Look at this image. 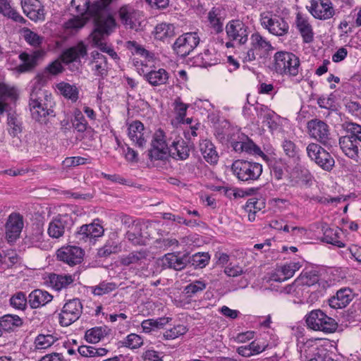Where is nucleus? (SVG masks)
Segmentation results:
<instances>
[{"mask_svg": "<svg viewBox=\"0 0 361 361\" xmlns=\"http://www.w3.org/2000/svg\"><path fill=\"white\" fill-rule=\"evenodd\" d=\"M215 135L222 144L230 145L236 152H246L260 157L265 156L261 149L238 129L228 128L224 132L216 131Z\"/></svg>", "mask_w": 361, "mask_h": 361, "instance_id": "nucleus-1", "label": "nucleus"}, {"mask_svg": "<svg viewBox=\"0 0 361 361\" xmlns=\"http://www.w3.org/2000/svg\"><path fill=\"white\" fill-rule=\"evenodd\" d=\"M29 106L32 118L39 123L45 124L51 118L56 116L54 110L55 102L51 94H48L47 91H32Z\"/></svg>", "mask_w": 361, "mask_h": 361, "instance_id": "nucleus-2", "label": "nucleus"}, {"mask_svg": "<svg viewBox=\"0 0 361 361\" xmlns=\"http://www.w3.org/2000/svg\"><path fill=\"white\" fill-rule=\"evenodd\" d=\"M250 47L240 51L239 58L243 63H250L257 59H262L274 49L270 41L259 32L251 35Z\"/></svg>", "mask_w": 361, "mask_h": 361, "instance_id": "nucleus-3", "label": "nucleus"}, {"mask_svg": "<svg viewBox=\"0 0 361 361\" xmlns=\"http://www.w3.org/2000/svg\"><path fill=\"white\" fill-rule=\"evenodd\" d=\"M273 68L278 74L295 77L300 71V59L292 52L277 51L274 55Z\"/></svg>", "mask_w": 361, "mask_h": 361, "instance_id": "nucleus-4", "label": "nucleus"}, {"mask_svg": "<svg viewBox=\"0 0 361 361\" xmlns=\"http://www.w3.org/2000/svg\"><path fill=\"white\" fill-rule=\"evenodd\" d=\"M231 170L239 180L250 183L259 178L263 167L258 162L238 159L233 162Z\"/></svg>", "mask_w": 361, "mask_h": 361, "instance_id": "nucleus-5", "label": "nucleus"}, {"mask_svg": "<svg viewBox=\"0 0 361 361\" xmlns=\"http://www.w3.org/2000/svg\"><path fill=\"white\" fill-rule=\"evenodd\" d=\"M100 22L99 25H95L92 41L102 51L107 53L112 59H117L118 56L116 52L104 41V35H109L112 31L116 26V20L109 17Z\"/></svg>", "mask_w": 361, "mask_h": 361, "instance_id": "nucleus-6", "label": "nucleus"}, {"mask_svg": "<svg viewBox=\"0 0 361 361\" xmlns=\"http://www.w3.org/2000/svg\"><path fill=\"white\" fill-rule=\"evenodd\" d=\"M307 326L314 331L333 333L338 327L334 319L327 316L321 310H314L305 317Z\"/></svg>", "mask_w": 361, "mask_h": 361, "instance_id": "nucleus-7", "label": "nucleus"}, {"mask_svg": "<svg viewBox=\"0 0 361 361\" xmlns=\"http://www.w3.org/2000/svg\"><path fill=\"white\" fill-rule=\"evenodd\" d=\"M259 20L261 25L271 35L283 37L288 32L289 25L286 20L271 12L262 13Z\"/></svg>", "mask_w": 361, "mask_h": 361, "instance_id": "nucleus-8", "label": "nucleus"}, {"mask_svg": "<svg viewBox=\"0 0 361 361\" xmlns=\"http://www.w3.org/2000/svg\"><path fill=\"white\" fill-rule=\"evenodd\" d=\"M151 148L148 150V156L151 160L164 161L169 157L170 154L169 147L166 142L165 133L161 129L156 130L153 135L151 143Z\"/></svg>", "mask_w": 361, "mask_h": 361, "instance_id": "nucleus-9", "label": "nucleus"}, {"mask_svg": "<svg viewBox=\"0 0 361 361\" xmlns=\"http://www.w3.org/2000/svg\"><path fill=\"white\" fill-rule=\"evenodd\" d=\"M82 305L80 299L68 300L63 306L59 314V324L68 326L77 321L82 313Z\"/></svg>", "mask_w": 361, "mask_h": 361, "instance_id": "nucleus-10", "label": "nucleus"}, {"mask_svg": "<svg viewBox=\"0 0 361 361\" xmlns=\"http://www.w3.org/2000/svg\"><path fill=\"white\" fill-rule=\"evenodd\" d=\"M307 153L310 159L314 161L322 169L330 171L333 169L335 164L334 158L318 144H309L307 147Z\"/></svg>", "mask_w": 361, "mask_h": 361, "instance_id": "nucleus-11", "label": "nucleus"}, {"mask_svg": "<svg viewBox=\"0 0 361 361\" xmlns=\"http://www.w3.org/2000/svg\"><path fill=\"white\" fill-rule=\"evenodd\" d=\"M200 41L197 32H187L176 39L173 44V49L177 55L185 57L197 47Z\"/></svg>", "mask_w": 361, "mask_h": 361, "instance_id": "nucleus-12", "label": "nucleus"}, {"mask_svg": "<svg viewBox=\"0 0 361 361\" xmlns=\"http://www.w3.org/2000/svg\"><path fill=\"white\" fill-rule=\"evenodd\" d=\"M310 136L324 145H331V133L329 126L324 121L314 118L309 121L307 124Z\"/></svg>", "mask_w": 361, "mask_h": 361, "instance_id": "nucleus-13", "label": "nucleus"}, {"mask_svg": "<svg viewBox=\"0 0 361 361\" xmlns=\"http://www.w3.org/2000/svg\"><path fill=\"white\" fill-rule=\"evenodd\" d=\"M347 132L349 135L339 138L340 147L345 156L357 162L360 158L358 142L353 135L351 126H348V123H347Z\"/></svg>", "mask_w": 361, "mask_h": 361, "instance_id": "nucleus-14", "label": "nucleus"}, {"mask_svg": "<svg viewBox=\"0 0 361 361\" xmlns=\"http://www.w3.org/2000/svg\"><path fill=\"white\" fill-rule=\"evenodd\" d=\"M297 283H299L300 287H314L317 291H322L329 286L327 281L321 279L316 270L302 271L297 278Z\"/></svg>", "mask_w": 361, "mask_h": 361, "instance_id": "nucleus-15", "label": "nucleus"}, {"mask_svg": "<svg viewBox=\"0 0 361 361\" xmlns=\"http://www.w3.org/2000/svg\"><path fill=\"white\" fill-rule=\"evenodd\" d=\"M309 11L319 20L329 19L335 14L331 0H311Z\"/></svg>", "mask_w": 361, "mask_h": 361, "instance_id": "nucleus-16", "label": "nucleus"}, {"mask_svg": "<svg viewBox=\"0 0 361 361\" xmlns=\"http://www.w3.org/2000/svg\"><path fill=\"white\" fill-rule=\"evenodd\" d=\"M247 26L239 20L229 21L226 26V35L231 40L245 44L248 39Z\"/></svg>", "mask_w": 361, "mask_h": 361, "instance_id": "nucleus-17", "label": "nucleus"}, {"mask_svg": "<svg viewBox=\"0 0 361 361\" xmlns=\"http://www.w3.org/2000/svg\"><path fill=\"white\" fill-rule=\"evenodd\" d=\"M23 225V218L20 214L12 213L8 216L5 226L8 242L13 243L19 238Z\"/></svg>", "mask_w": 361, "mask_h": 361, "instance_id": "nucleus-18", "label": "nucleus"}, {"mask_svg": "<svg viewBox=\"0 0 361 361\" xmlns=\"http://www.w3.org/2000/svg\"><path fill=\"white\" fill-rule=\"evenodd\" d=\"M103 227L95 223L85 224L75 232V238L78 243H86L88 240L101 237L104 234Z\"/></svg>", "mask_w": 361, "mask_h": 361, "instance_id": "nucleus-19", "label": "nucleus"}, {"mask_svg": "<svg viewBox=\"0 0 361 361\" xmlns=\"http://www.w3.org/2000/svg\"><path fill=\"white\" fill-rule=\"evenodd\" d=\"M84 256V251L78 246L61 247L57 251V258L70 266L80 263Z\"/></svg>", "mask_w": 361, "mask_h": 361, "instance_id": "nucleus-20", "label": "nucleus"}, {"mask_svg": "<svg viewBox=\"0 0 361 361\" xmlns=\"http://www.w3.org/2000/svg\"><path fill=\"white\" fill-rule=\"evenodd\" d=\"M301 357L305 361H336L333 359L324 348H319L317 345L305 344L301 350Z\"/></svg>", "mask_w": 361, "mask_h": 361, "instance_id": "nucleus-21", "label": "nucleus"}, {"mask_svg": "<svg viewBox=\"0 0 361 361\" xmlns=\"http://www.w3.org/2000/svg\"><path fill=\"white\" fill-rule=\"evenodd\" d=\"M92 60L90 62L91 71L95 76L102 79L108 75L109 67L106 57L98 51H92Z\"/></svg>", "mask_w": 361, "mask_h": 361, "instance_id": "nucleus-22", "label": "nucleus"}, {"mask_svg": "<svg viewBox=\"0 0 361 361\" xmlns=\"http://www.w3.org/2000/svg\"><path fill=\"white\" fill-rule=\"evenodd\" d=\"M118 17L123 25L126 27L134 29L136 27L140 17V12L133 6L126 4L119 8Z\"/></svg>", "mask_w": 361, "mask_h": 361, "instance_id": "nucleus-23", "label": "nucleus"}, {"mask_svg": "<svg viewBox=\"0 0 361 361\" xmlns=\"http://www.w3.org/2000/svg\"><path fill=\"white\" fill-rule=\"evenodd\" d=\"M24 13L32 20H44V8L39 0H21Z\"/></svg>", "mask_w": 361, "mask_h": 361, "instance_id": "nucleus-24", "label": "nucleus"}, {"mask_svg": "<svg viewBox=\"0 0 361 361\" xmlns=\"http://www.w3.org/2000/svg\"><path fill=\"white\" fill-rule=\"evenodd\" d=\"M354 294L350 288L339 289L335 295L329 299V305L334 309L345 307L353 299Z\"/></svg>", "mask_w": 361, "mask_h": 361, "instance_id": "nucleus-25", "label": "nucleus"}, {"mask_svg": "<svg viewBox=\"0 0 361 361\" xmlns=\"http://www.w3.org/2000/svg\"><path fill=\"white\" fill-rule=\"evenodd\" d=\"M71 221V218L67 215L56 217L49 223V235L52 238H59L63 236L66 229L69 228Z\"/></svg>", "mask_w": 361, "mask_h": 361, "instance_id": "nucleus-26", "label": "nucleus"}, {"mask_svg": "<svg viewBox=\"0 0 361 361\" xmlns=\"http://www.w3.org/2000/svg\"><path fill=\"white\" fill-rule=\"evenodd\" d=\"M122 250V245L119 240L117 233H111L109 238L106 240L104 246L98 250L97 255L99 257H108L112 254H117Z\"/></svg>", "mask_w": 361, "mask_h": 361, "instance_id": "nucleus-27", "label": "nucleus"}, {"mask_svg": "<svg viewBox=\"0 0 361 361\" xmlns=\"http://www.w3.org/2000/svg\"><path fill=\"white\" fill-rule=\"evenodd\" d=\"M169 157L176 160H185L190 156V147L187 142L180 137L176 138L170 145Z\"/></svg>", "mask_w": 361, "mask_h": 361, "instance_id": "nucleus-28", "label": "nucleus"}, {"mask_svg": "<svg viewBox=\"0 0 361 361\" xmlns=\"http://www.w3.org/2000/svg\"><path fill=\"white\" fill-rule=\"evenodd\" d=\"M188 255L178 256L174 252L167 253L161 258L162 267L173 269L177 271L183 269L188 262Z\"/></svg>", "mask_w": 361, "mask_h": 361, "instance_id": "nucleus-29", "label": "nucleus"}, {"mask_svg": "<svg viewBox=\"0 0 361 361\" xmlns=\"http://www.w3.org/2000/svg\"><path fill=\"white\" fill-rule=\"evenodd\" d=\"M52 300V295L41 289H35L28 295V304L32 309H37L45 306Z\"/></svg>", "mask_w": 361, "mask_h": 361, "instance_id": "nucleus-30", "label": "nucleus"}, {"mask_svg": "<svg viewBox=\"0 0 361 361\" xmlns=\"http://www.w3.org/2000/svg\"><path fill=\"white\" fill-rule=\"evenodd\" d=\"M295 25L302 37L303 42H312L314 39V32L308 19L298 13L296 16Z\"/></svg>", "mask_w": 361, "mask_h": 361, "instance_id": "nucleus-31", "label": "nucleus"}, {"mask_svg": "<svg viewBox=\"0 0 361 361\" xmlns=\"http://www.w3.org/2000/svg\"><path fill=\"white\" fill-rule=\"evenodd\" d=\"M257 116L262 120V122L270 129V130H276L278 124L275 120L276 114L269 109L267 106L258 104L255 107Z\"/></svg>", "mask_w": 361, "mask_h": 361, "instance_id": "nucleus-32", "label": "nucleus"}, {"mask_svg": "<svg viewBox=\"0 0 361 361\" xmlns=\"http://www.w3.org/2000/svg\"><path fill=\"white\" fill-rule=\"evenodd\" d=\"M128 136L130 139L140 147L143 148L147 142L144 136V126L139 121L132 122L128 126Z\"/></svg>", "mask_w": 361, "mask_h": 361, "instance_id": "nucleus-33", "label": "nucleus"}, {"mask_svg": "<svg viewBox=\"0 0 361 361\" xmlns=\"http://www.w3.org/2000/svg\"><path fill=\"white\" fill-rule=\"evenodd\" d=\"M145 224L139 221L133 222L130 230L126 233V238L135 245H141L145 243L147 236L142 232Z\"/></svg>", "mask_w": 361, "mask_h": 361, "instance_id": "nucleus-34", "label": "nucleus"}, {"mask_svg": "<svg viewBox=\"0 0 361 361\" xmlns=\"http://www.w3.org/2000/svg\"><path fill=\"white\" fill-rule=\"evenodd\" d=\"M87 54V46L82 42H80L75 46L63 51L62 55L63 61L65 63L79 61L81 58H84Z\"/></svg>", "mask_w": 361, "mask_h": 361, "instance_id": "nucleus-35", "label": "nucleus"}, {"mask_svg": "<svg viewBox=\"0 0 361 361\" xmlns=\"http://www.w3.org/2000/svg\"><path fill=\"white\" fill-rule=\"evenodd\" d=\"M43 54L42 51H35L32 54L23 52L19 55V59L23 61V63L19 65L16 69L19 73H25L30 71L33 69L36 64L38 59Z\"/></svg>", "mask_w": 361, "mask_h": 361, "instance_id": "nucleus-36", "label": "nucleus"}, {"mask_svg": "<svg viewBox=\"0 0 361 361\" xmlns=\"http://www.w3.org/2000/svg\"><path fill=\"white\" fill-rule=\"evenodd\" d=\"M74 281V277L69 274H50L49 275L50 286L57 291L68 288L73 283Z\"/></svg>", "mask_w": 361, "mask_h": 361, "instance_id": "nucleus-37", "label": "nucleus"}, {"mask_svg": "<svg viewBox=\"0 0 361 361\" xmlns=\"http://www.w3.org/2000/svg\"><path fill=\"white\" fill-rule=\"evenodd\" d=\"M200 151L205 159L210 164H216L219 160V154L214 145L209 140H202L199 145Z\"/></svg>", "mask_w": 361, "mask_h": 361, "instance_id": "nucleus-38", "label": "nucleus"}, {"mask_svg": "<svg viewBox=\"0 0 361 361\" xmlns=\"http://www.w3.org/2000/svg\"><path fill=\"white\" fill-rule=\"evenodd\" d=\"M145 78L152 86H159L167 83L169 74L164 68L152 70L144 75Z\"/></svg>", "mask_w": 361, "mask_h": 361, "instance_id": "nucleus-39", "label": "nucleus"}, {"mask_svg": "<svg viewBox=\"0 0 361 361\" xmlns=\"http://www.w3.org/2000/svg\"><path fill=\"white\" fill-rule=\"evenodd\" d=\"M23 324V319L16 314H8L0 317V329L4 331H13Z\"/></svg>", "mask_w": 361, "mask_h": 361, "instance_id": "nucleus-40", "label": "nucleus"}, {"mask_svg": "<svg viewBox=\"0 0 361 361\" xmlns=\"http://www.w3.org/2000/svg\"><path fill=\"white\" fill-rule=\"evenodd\" d=\"M147 257V252L144 250L133 251L126 255H123L120 258V264L123 266L128 267L132 264H141Z\"/></svg>", "mask_w": 361, "mask_h": 361, "instance_id": "nucleus-41", "label": "nucleus"}, {"mask_svg": "<svg viewBox=\"0 0 361 361\" xmlns=\"http://www.w3.org/2000/svg\"><path fill=\"white\" fill-rule=\"evenodd\" d=\"M155 39L165 40L175 35V27L173 24L161 23L157 25L153 32Z\"/></svg>", "mask_w": 361, "mask_h": 361, "instance_id": "nucleus-42", "label": "nucleus"}, {"mask_svg": "<svg viewBox=\"0 0 361 361\" xmlns=\"http://www.w3.org/2000/svg\"><path fill=\"white\" fill-rule=\"evenodd\" d=\"M341 233V230L338 227L327 228L324 231L323 240L338 247H343L345 245L340 240Z\"/></svg>", "mask_w": 361, "mask_h": 361, "instance_id": "nucleus-43", "label": "nucleus"}, {"mask_svg": "<svg viewBox=\"0 0 361 361\" xmlns=\"http://www.w3.org/2000/svg\"><path fill=\"white\" fill-rule=\"evenodd\" d=\"M91 5L89 0H72L69 10L73 15L82 16L86 13H90Z\"/></svg>", "mask_w": 361, "mask_h": 361, "instance_id": "nucleus-44", "label": "nucleus"}, {"mask_svg": "<svg viewBox=\"0 0 361 361\" xmlns=\"http://www.w3.org/2000/svg\"><path fill=\"white\" fill-rule=\"evenodd\" d=\"M221 9L214 7L208 13V21L210 27L216 33H220L223 31V22L221 18Z\"/></svg>", "mask_w": 361, "mask_h": 361, "instance_id": "nucleus-45", "label": "nucleus"}, {"mask_svg": "<svg viewBox=\"0 0 361 361\" xmlns=\"http://www.w3.org/2000/svg\"><path fill=\"white\" fill-rule=\"evenodd\" d=\"M57 89L66 99H71L72 102L78 100L79 91L75 85L62 82L57 85Z\"/></svg>", "mask_w": 361, "mask_h": 361, "instance_id": "nucleus-46", "label": "nucleus"}, {"mask_svg": "<svg viewBox=\"0 0 361 361\" xmlns=\"http://www.w3.org/2000/svg\"><path fill=\"white\" fill-rule=\"evenodd\" d=\"M28 303V297L27 298L25 293L18 291L11 295L9 299L10 305L15 310L25 311Z\"/></svg>", "mask_w": 361, "mask_h": 361, "instance_id": "nucleus-47", "label": "nucleus"}, {"mask_svg": "<svg viewBox=\"0 0 361 361\" xmlns=\"http://www.w3.org/2000/svg\"><path fill=\"white\" fill-rule=\"evenodd\" d=\"M171 319L169 317H161L157 319H145L142 324L141 326L145 333H149L154 329L163 327L165 324L169 322Z\"/></svg>", "mask_w": 361, "mask_h": 361, "instance_id": "nucleus-48", "label": "nucleus"}, {"mask_svg": "<svg viewBox=\"0 0 361 361\" xmlns=\"http://www.w3.org/2000/svg\"><path fill=\"white\" fill-rule=\"evenodd\" d=\"M107 335L106 329L97 326L86 331L85 337L88 343H97Z\"/></svg>", "mask_w": 361, "mask_h": 361, "instance_id": "nucleus-49", "label": "nucleus"}, {"mask_svg": "<svg viewBox=\"0 0 361 361\" xmlns=\"http://www.w3.org/2000/svg\"><path fill=\"white\" fill-rule=\"evenodd\" d=\"M121 343L123 347L131 350H135L143 345L144 340L140 335L132 333L121 341Z\"/></svg>", "mask_w": 361, "mask_h": 361, "instance_id": "nucleus-50", "label": "nucleus"}, {"mask_svg": "<svg viewBox=\"0 0 361 361\" xmlns=\"http://www.w3.org/2000/svg\"><path fill=\"white\" fill-rule=\"evenodd\" d=\"M56 341L55 338L51 334H39L35 339V350H45L51 347Z\"/></svg>", "mask_w": 361, "mask_h": 361, "instance_id": "nucleus-51", "label": "nucleus"}, {"mask_svg": "<svg viewBox=\"0 0 361 361\" xmlns=\"http://www.w3.org/2000/svg\"><path fill=\"white\" fill-rule=\"evenodd\" d=\"M188 262L195 268H203L209 263L210 257L207 252H197L192 257L188 256Z\"/></svg>", "mask_w": 361, "mask_h": 361, "instance_id": "nucleus-52", "label": "nucleus"}, {"mask_svg": "<svg viewBox=\"0 0 361 361\" xmlns=\"http://www.w3.org/2000/svg\"><path fill=\"white\" fill-rule=\"evenodd\" d=\"M206 286L207 284L203 281L197 280L186 286L184 288L183 293H185L187 297L191 298L197 293L203 291L206 288Z\"/></svg>", "mask_w": 361, "mask_h": 361, "instance_id": "nucleus-53", "label": "nucleus"}, {"mask_svg": "<svg viewBox=\"0 0 361 361\" xmlns=\"http://www.w3.org/2000/svg\"><path fill=\"white\" fill-rule=\"evenodd\" d=\"M301 267L302 264L299 262H290V263L279 267V269H281V272H282L283 279L287 280L293 276L295 271L299 270Z\"/></svg>", "mask_w": 361, "mask_h": 361, "instance_id": "nucleus-54", "label": "nucleus"}, {"mask_svg": "<svg viewBox=\"0 0 361 361\" xmlns=\"http://www.w3.org/2000/svg\"><path fill=\"white\" fill-rule=\"evenodd\" d=\"M188 329L184 325H177L166 331L164 333V337L166 340H171L178 338L180 336L184 335Z\"/></svg>", "mask_w": 361, "mask_h": 361, "instance_id": "nucleus-55", "label": "nucleus"}, {"mask_svg": "<svg viewBox=\"0 0 361 361\" xmlns=\"http://www.w3.org/2000/svg\"><path fill=\"white\" fill-rule=\"evenodd\" d=\"M116 288L114 283L102 282L99 285L93 287L92 293L95 295H103L107 294Z\"/></svg>", "mask_w": 361, "mask_h": 361, "instance_id": "nucleus-56", "label": "nucleus"}, {"mask_svg": "<svg viewBox=\"0 0 361 361\" xmlns=\"http://www.w3.org/2000/svg\"><path fill=\"white\" fill-rule=\"evenodd\" d=\"M264 207V202L257 197H251L247 200L244 206L245 210L248 213H256Z\"/></svg>", "mask_w": 361, "mask_h": 361, "instance_id": "nucleus-57", "label": "nucleus"}, {"mask_svg": "<svg viewBox=\"0 0 361 361\" xmlns=\"http://www.w3.org/2000/svg\"><path fill=\"white\" fill-rule=\"evenodd\" d=\"M23 32L25 41L30 45L38 47L42 43L43 37H40L38 34L32 32L30 29H25Z\"/></svg>", "mask_w": 361, "mask_h": 361, "instance_id": "nucleus-58", "label": "nucleus"}, {"mask_svg": "<svg viewBox=\"0 0 361 361\" xmlns=\"http://www.w3.org/2000/svg\"><path fill=\"white\" fill-rule=\"evenodd\" d=\"M126 47L133 54L139 55L145 58H147L149 56V51L135 41H128L126 42Z\"/></svg>", "mask_w": 361, "mask_h": 361, "instance_id": "nucleus-59", "label": "nucleus"}, {"mask_svg": "<svg viewBox=\"0 0 361 361\" xmlns=\"http://www.w3.org/2000/svg\"><path fill=\"white\" fill-rule=\"evenodd\" d=\"M282 147L288 157L295 158L298 156V149L293 141L285 140L282 143Z\"/></svg>", "mask_w": 361, "mask_h": 361, "instance_id": "nucleus-60", "label": "nucleus"}, {"mask_svg": "<svg viewBox=\"0 0 361 361\" xmlns=\"http://www.w3.org/2000/svg\"><path fill=\"white\" fill-rule=\"evenodd\" d=\"M143 361H164L163 353L154 350H147L142 354Z\"/></svg>", "mask_w": 361, "mask_h": 361, "instance_id": "nucleus-61", "label": "nucleus"}, {"mask_svg": "<svg viewBox=\"0 0 361 361\" xmlns=\"http://www.w3.org/2000/svg\"><path fill=\"white\" fill-rule=\"evenodd\" d=\"M87 159L81 157H67L63 161L66 167H73L86 164Z\"/></svg>", "mask_w": 361, "mask_h": 361, "instance_id": "nucleus-62", "label": "nucleus"}, {"mask_svg": "<svg viewBox=\"0 0 361 361\" xmlns=\"http://www.w3.org/2000/svg\"><path fill=\"white\" fill-rule=\"evenodd\" d=\"M63 70V68L61 63L59 61H54L50 64H49L44 70V73H49L51 75H57L61 73Z\"/></svg>", "mask_w": 361, "mask_h": 361, "instance_id": "nucleus-63", "label": "nucleus"}, {"mask_svg": "<svg viewBox=\"0 0 361 361\" xmlns=\"http://www.w3.org/2000/svg\"><path fill=\"white\" fill-rule=\"evenodd\" d=\"M301 290L300 286L299 283H297V279L289 285L283 287L281 290V293H284L286 294H293L297 295L299 294L300 290Z\"/></svg>", "mask_w": 361, "mask_h": 361, "instance_id": "nucleus-64", "label": "nucleus"}]
</instances>
